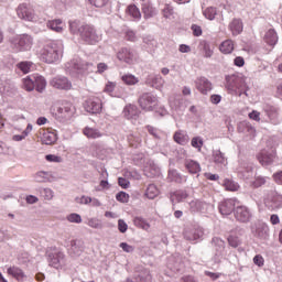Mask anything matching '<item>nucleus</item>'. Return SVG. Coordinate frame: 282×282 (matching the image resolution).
Instances as JSON below:
<instances>
[{
	"mask_svg": "<svg viewBox=\"0 0 282 282\" xmlns=\"http://www.w3.org/2000/svg\"><path fill=\"white\" fill-rule=\"evenodd\" d=\"M69 32L75 36H79L80 41L87 43L88 45H95L100 41L98 33H96V28L91 24H87L80 21H70L69 22Z\"/></svg>",
	"mask_w": 282,
	"mask_h": 282,
	"instance_id": "nucleus-1",
	"label": "nucleus"
},
{
	"mask_svg": "<svg viewBox=\"0 0 282 282\" xmlns=\"http://www.w3.org/2000/svg\"><path fill=\"white\" fill-rule=\"evenodd\" d=\"M41 56L44 63H58L63 58V42H50L43 47Z\"/></svg>",
	"mask_w": 282,
	"mask_h": 282,
	"instance_id": "nucleus-2",
	"label": "nucleus"
},
{
	"mask_svg": "<svg viewBox=\"0 0 282 282\" xmlns=\"http://www.w3.org/2000/svg\"><path fill=\"white\" fill-rule=\"evenodd\" d=\"M9 45L14 54H19V52H30L32 45H34V39L30 34L14 35L9 39Z\"/></svg>",
	"mask_w": 282,
	"mask_h": 282,
	"instance_id": "nucleus-3",
	"label": "nucleus"
},
{
	"mask_svg": "<svg viewBox=\"0 0 282 282\" xmlns=\"http://www.w3.org/2000/svg\"><path fill=\"white\" fill-rule=\"evenodd\" d=\"M138 102L143 111H153V109L158 107V95H153V93H143L139 96Z\"/></svg>",
	"mask_w": 282,
	"mask_h": 282,
	"instance_id": "nucleus-4",
	"label": "nucleus"
},
{
	"mask_svg": "<svg viewBox=\"0 0 282 282\" xmlns=\"http://www.w3.org/2000/svg\"><path fill=\"white\" fill-rule=\"evenodd\" d=\"M91 67H94V64L83 62L78 58H74L66 64V69L69 74H85V72H89Z\"/></svg>",
	"mask_w": 282,
	"mask_h": 282,
	"instance_id": "nucleus-5",
	"label": "nucleus"
},
{
	"mask_svg": "<svg viewBox=\"0 0 282 282\" xmlns=\"http://www.w3.org/2000/svg\"><path fill=\"white\" fill-rule=\"evenodd\" d=\"M226 87L229 91L243 90L246 89V77L241 74L226 76Z\"/></svg>",
	"mask_w": 282,
	"mask_h": 282,
	"instance_id": "nucleus-6",
	"label": "nucleus"
},
{
	"mask_svg": "<svg viewBox=\"0 0 282 282\" xmlns=\"http://www.w3.org/2000/svg\"><path fill=\"white\" fill-rule=\"evenodd\" d=\"M212 246L214 248V262L221 263V259L226 254V241L219 237H214L212 238Z\"/></svg>",
	"mask_w": 282,
	"mask_h": 282,
	"instance_id": "nucleus-7",
	"label": "nucleus"
},
{
	"mask_svg": "<svg viewBox=\"0 0 282 282\" xmlns=\"http://www.w3.org/2000/svg\"><path fill=\"white\" fill-rule=\"evenodd\" d=\"M264 206L268 210H279L282 206V195L276 191L268 192L264 197Z\"/></svg>",
	"mask_w": 282,
	"mask_h": 282,
	"instance_id": "nucleus-8",
	"label": "nucleus"
},
{
	"mask_svg": "<svg viewBox=\"0 0 282 282\" xmlns=\"http://www.w3.org/2000/svg\"><path fill=\"white\" fill-rule=\"evenodd\" d=\"M17 14L22 21H36L37 17L34 9L26 3L19 4L17 8Z\"/></svg>",
	"mask_w": 282,
	"mask_h": 282,
	"instance_id": "nucleus-9",
	"label": "nucleus"
},
{
	"mask_svg": "<svg viewBox=\"0 0 282 282\" xmlns=\"http://www.w3.org/2000/svg\"><path fill=\"white\" fill-rule=\"evenodd\" d=\"M50 85L51 87H54V89H59L62 91H69V89H72V82L63 75L53 77L50 80Z\"/></svg>",
	"mask_w": 282,
	"mask_h": 282,
	"instance_id": "nucleus-10",
	"label": "nucleus"
},
{
	"mask_svg": "<svg viewBox=\"0 0 282 282\" xmlns=\"http://www.w3.org/2000/svg\"><path fill=\"white\" fill-rule=\"evenodd\" d=\"M47 262L51 268L58 270L61 265L65 263V253L61 251H47L46 252Z\"/></svg>",
	"mask_w": 282,
	"mask_h": 282,
	"instance_id": "nucleus-11",
	"label": "nucleus"
},
{
	"mask_svg": "<svg viewBox=\"0 0 282 282\" xmlns=\"http://www.w3.org/2000/svg\"><path fill=\"white\" fill-rule=\"evenodd\" d=\"M258 161L262 166H270L271 164H274L276 162V151L270 150L265 151L263 150L257 155Z\"/></svg>",
	"mask_w": 282,
	"mask_h": 282,
	"instance_id": "nucleus-12",
	"label": "nucleus"
},
{
	"mask_svg": "<svg viewBox=\"0 0 282 282\" xmlns=\"http://www.w3.org/2000/svg\"><path fill=\"white\" fill-rule=\"evenodd\" d=\"M236 206H237V198H228V199L223 200L218 205V210H219L220 215L228 216V215H232V213H235Z\"/></svg>",
	"mask_w": 282,
	"mask_h": 282,
	"instance_id": "nucleus-13",
	"label": "nucleus"
},
{
	"mask_svg": "<svg viewBox=\"0 0 282 282\" xmlns=\"http://www.w3.org/2000/svg\"><path fill=\"white\" fill-rule=\"evenodd\" d=\"M84 108L88 113H100L102 111V100L98 97L89 98L85 101Z\"/></svg>",
	"mask_w": 282,
	"mask_h": 282,
	"instance_id": "nucleus-14",
	"label": "nucleus"
},
{
	"mask_svg": "<svg viewBox=\"0 0 282 282\" xmlns=\"http://www.w3.org/2000/svg\"><path fill=\"white\" fill-rule=\"evenodd\" d=\"M234 215L237 219V221H240V224H248L252 217V213H250V209L247 206H237L234 210Z\"/></svg>",
	"mask_w": 282,
	"mask_h": 282,
	"instance_id": "nucleus-15",
	"label": "nucleus"
},
{
	"mask_svg": "<svg viewBox=\"0 0 282 282\" xmlns=\"http://www.w3.org/2000/svg\"><path fill=\"white\" fill-rule=\"evenodd\" d=\"M117 58L118 61H122L128 65H133V63H135V51L128 47H123L117 53Z\"/></svg>",
	"mask_w": 282,
	"mask_h": 282,
	"instance_id": "nucleus-16",
	"label": "nucleus"
},
{
	"mask_svg": "<svg viewBox=\"0 0 282 282\" xmlns=\"http://www.w3.org/2000/svg\"><path fill=\"white\" fill-rule=\"evenodd\" d=\"M74 113H76V108L72 102H64L57 108L58 118H63V120H69Z\"/></svg>",
	"mask_w": 282,
	"mask_h": 282,
	"instance_id": "nucleus-17",
	"label": "nucleus"
},
{
	"mask_svg": "<svg viewBox=\"0 0 282 282\" xmlns=\"http://www.w3.org/2000/svg\"><path fill=\"white\" fill-rule=\"evenodd\" d=\"M237 171L242 180H250L253 175L252 171H254V166L251 162L242 161L240 162Z\"/></svg>",
	"mask_w": 282,
	"mask_h": 282,
	"instance_id": "nucleus-18",
	"label": "nucleus"
},
{
	"mask_svg": "<svg viewBox=\"0 0 282 282\" xmlns=\"http://www.w3.org/2000/svg\"><path fill=\"white\" fill-rule=\"evenodd\" d=\"M196 89L204 96L208 95V91H213V83L206 77H198L195 80Z\"/></svg>",
	"mask_w": 282,
	"mask_h": 282,
	"instance_id": "nucleus-19",
	"label": "nucleus"
},
{
	"mask_svg": "<svg viewBox=\"0 0 282 282\" xmlns=\"http://www.w3.org/2000/svg\"><path fill=\"white\" fill-rule=\"evenodd\" d=\"M7 274H9V276H12L13 279H15V281H18V282L28 281V274H25V271H23V269H21L18 265L9 267L7 269Z\"/></svg>",
	"mask_w": 282,
	"mask_h": 282,
	"instance_id": "nucleus-20",
	"label": "nucleus"
},
{
	"mask_svg": "<svg viewBox=\"0 0 282 282\" xmlns=\"http://www.w3.org/2000/svg\"><path fill=\"white\" fill-rule=\"evenodd\" d=\"M184 237L187 241H197L204 237V229L202 227L195 228L192 231H185Z\"/></svg>",
	"mask_w": 282,
	"mask_h": 282,
	"instance_id": "nucleus-21",
	"label": "nucleus"
},
{
	"mask_svg": "<svg viewBox=\"0 0 282 282\" xmlns=\"http://www.w3.org/2000/svg\"><path fill=\"white\" fill-rule=\"evenodd\" d=\"M229 30L232 33V36H239L243 32V22L241 19H234L229 23Z\"/></svg>",
	"mask_w": 282,
	"mask_h": 282,
	"instance_id": "nucleus-22",
	"label": "nucleus"
},
{
	"mask_svg": "<svg viewBox=\"0 0 282 282\" xmlns=\"http://www.w3.org/2000/svg\"><path fill=\"white\" fill-rule=\"evenodd\" d=\"M185 169L191 173L192 175H197L199 171H202V166L199 165V162L195 160L187 159L184 162Z\"/></svg>",
	"mask_w": 282,
	"mask_h": 282,
	"instance_id": "nucleus-23",
	"label": "nucleus"
},
{
	"mask_svg": "<svg viewBox=\"0 0 282 282\" xmlns=\"http://www.w3.org/2000/svg\"><path fill=\"white\" fill-rule=\"evenodd\" d=\"M187 197H188V193H186V191H182V189L172 192L170 194V199L173 205L184 202V199H186Z\"/></svg>",
	"mask_w": 282,
	"mask_h": 282,
	"instance_id": "nucleus-24",
	"label": "nucleus"
},
{
	"mask_svg": "<svg viewBox=\"0 0 282 282\" xmlns=\"http://www.w3.org/2000/svg\"><path fill=\"white\" fill-rule=\"evenodd\" d=\"M173 140L174 142H176V144H181L182 147H184L185 144H188V140L191 139L186 131L177 130L173 135Z\"/></svg>",
	"mask_w": 282,
	"mask_h": 282,
	"instance_id": "nucleus-25",
	"label": "nucleus"
},
{
	"mask_svg": "<svg viewBox=\"0 0 282 282\" xmlns=\"http://www.w3.org/2000/svg\"><path fill=\"white\" fill-rule=\"evenodd\" d=\"M213 160L218 166H226L228 164V158H226V154L221 150L213 151Z\"/></svg>",
	"mask_w": 282,
	"mask_h": 282,
	"instance_id": "nucleus-26",
	"label": "nucleus"
},
{
	"mask_svg": "<svg viewBox=\"0 0 282 282\" xmlns=\"http://www.w3.org/2000/svg\"><path fill=\"white\" fill-rule=\"evenodd\" d=\"M142 12L144 19H153V17L158 15V9H155L151 3L145 2L142 6Z\"/></svg>",
	"mask_w": 282,
	"mask_h": 282,
	"instance_id": "nucleus-27",
	"label": "nucleus"
},
{
	"mask_svg": "<svg viewBox=\"0 0 282 282\" xmlns=\"http://www.w3.org/2000/svg\"><path fill=\"white\" fill-rule=\"evenodd\" d=\"M264 41L268 43V45H276L279 42V35H276V31H274V29H270L264 35Z\"/></svg>",
	"mask_w": 282,
	"mask_h": 282,
	"instance_id": "nucleus-28",
	"label": "nucleus"
},
{
	"mask_svg": "<svg viewBox=\"0 0 282 282\" xmlns=\"http://www.w3.org/2000/svg\"><path fill=\"white\" fill-rule=\"evenodd\" d=\"M34 84L36 91H39L40 94H43V91H45V87H47V82L45 80V77L41 75L34 76Z\"/></svg>",
	"mask_w": 282,
	"mask_h": 282,
	"instance_id": "nucleus-29",
	"label": "nucleus"
},
{
	"mask_svg": "<svg viewBox=\"0 0 282 282\" xmlns=\"http://www.w3.org/2000/svg\"><path fill=\"white\" fill-rule=\"evenodd\" d=\"M263 111L268 118H270V120H275V118L279 116V109L270 104H265L263 106Z\"/></svg>",
	"mask_w": 282,
	"mask_h": 282,
	"instance_id": "nucleus-30",
	"label": "nucleus"
},
{
	"mask_svg": "<svg viewBox=\"0 0 282 282\" xmlns=\"http://www.w3.org/2000/svg\"><path fill=\"white\" fill-rule=\"evenodd\" d=\"M219 50L223 54H232V51L235 50V43L232 40H226L220 44Z\"/></svg>",
	"mask_w": 282,
	"mask_h": 282,
	"instance_id": "nucleus-31",
	"label": "nucleus"
},
{
	"mask_svg": "<svg viewBox=\"0 0 282 282\" xmlns=\"http://www.w3.org/2000/svg\"><path fill=\"white\" fill-rule=\"evenodd\" d=\"M63 21L61 19H56V20H50L46 23V26L50 28V30H53V32H57L61 33L63 32Z\"/></svg>",
	"mask_w": 282,
	"mask_h": 282,
	"instance_id": "nucleus-32",
	"label": "nucleus"
},
{
	"mask_svg": "<svg viewBox=\"0 0 282 282\" xmlns=\"http://www.w3.org/2000/svg\"><path fill=\"white\" fill-rule=\"evenodd\" d=\"M127 14L132 17V19H135L137 21H140L142 19V13L140 12V9L135 7V4H130L127 8Z\"/></svg>",
	"mask_w": 282,
	"mask_h": 282,
	"instance_id": "nucleus-33",
	"label": "nucleus"
},
{
	"mask_svg": "<svg viewBox=\"0 0 282 282\" xmlns=\"http://www.w3.org/2000/svg\"><path fill=\"white\" fill-rule=\"evenodd\" d=\"M158 195H160L158 186H155V184H150L145 191V197H148V199H155Z\"/></svg>",
	"mask_w": 282,
	"mask_h": 282,
	"instance_id": "nucleus-34",
	"label": "nucleus"
},
{
	"mask_svg": "<svg viewBox=\"0 0 282 282\" xmlns=\"http://www.w3.org/2000/svg\"><path fill=\"white\" fill-rule=\"evenodd\" d=\"M57 138H56V133L54 132H44L42 135V144H54V142H56Z\"/></svg>",
	"mask_w": 282,
	"mask_h": 282,
	"instance_id": "nucleus-35",
	"label": "nucleus"
},
{
	"mask_svg": "<svg viewBox=\"0 0 282 282\" xmlns=\"http://www.w3.org/2000/svg\"><path fill=\"white\" fill-rule=\"evenodd\" d=\"M34 76H29L22 79V88L25 89V91H34Z\"/></svg>",
	"mask_w": 282,
	"mask_h": 282,
	"instance_id": "nucleus-36",
	"label": "nucleus"
},
{
	"mask_svg": "<svg viewBox=\"0 0 282 282\" xmlns=\"http://www.w3.org/2000/svg\"><path fill=\"white\" fill-rule=\"evenodd\" d=\"M84 135H87L88 138H91L93 140H96V138H102L100 130L95 129V128H89V127H86L84 129Z\"/></svg>",
	"mask_w": 282,
	"mask_h": 282,
	"instance_id": "nucleus-37",
	"label": "nucleus"
},
{
	"mask_svg": "<svg viewBox=\"0 0 282 282\" xmlns=\"http://www.w3.org/2000/svg\"><path fill=\"white\" fill-rule=\"evenodd\" d=\"M32 62H20L15 65V69L22 72V74H30L32 69Z\"/></svg>",
	"mask_w": 282,
	"mask_h": 282,
	"instance_id": "nucleus-38",
	"label": "nucleus"
},
{
	"mask_svg": "<svg viewBox=\"0 0 282 282\" xmlns=\"http://www.w3.org/2000/svg\"><path fill=\"white\" fill-rule=\"evenodd\" d=\"M121 80L122 83H124V85H129V86L138 85L140 83V79L132 74H126L121 76Z\"/></svg>",
	"mask_w": 282,
	"mask_h": 282,
	"instance_id": "nucleus-39",
	"label": "nucleus"
},
{
	"mask_svg": "<svg viewBox=\"0 0 282 282\" xmlns=\"http://www.w3.org/2000/svg\"><path fill=\"white\" fill-rule=\"evenodd\" d=\"M70 252L73 254H80L83 252V241L82 240H72L70 241Z\"/></svg>",
	"mask_w": 282,
	"mask_h": 282,
	"instance_id": "nucleus-40",
	"label": "nucleus"
},
{
	"mask_svg": "<svg viewBox=\"0 0 282 282\" xmlns=\"http://www.w3.org/2000/svg\"><path fill=\"white\" fill-rule=\"evenodd\" d=\"M135 282H151V273L149 270H143L135 275Z\"/></svg>",
	"mask_w": 282,
	"mask_h": 282,
	"instance_id": "nucleus-41",
	"label": "nucleus"
},
{
	"mask_svg": "<svg viewBox=\"0 0 282 282\" xmlns=\"http://www.w3.org/2000/svg\"><path fill=\"white\" fill-rule=\"evenodd\" d=\"M123 113L126 116V118H128V120H130V118H135V116H138V108L135 106H127L123 110Z\"/></svg>",
	"mask_w": 282,
	"mask_h": 282,
	"instance_id": "nucleus-42",
	"label": "nucleus"
},
{
	"mask_svg": "<svg viewBox=\"0 0 282 282\" xmlns=\"http://www.w3.org/2000/svg\"><path fill=\"white\" fill-rule=\"evenodd\" d=\"M133 224L137 228H142L143 230H149V228H151V225H149L142 217H134Z\"/></svg>",
	"mask_w": 282,
	"mask_h": 282,
	"instance_id": "nucleus-43",
	"label": "nucleus"
},
{
	"mask_svg": "<svg viewBox=\"0 0 282 282\" xmlns=\"http://www.w3.org/2000/svg\"><path fill=\"white\" fill-rule=\"evenodd\" d=\"M34 180L39 183L50 182V172L40 171L34 175Z\"/></svg>",
	"mask_w": 282,
	"mask_h": 282,
	"instance_id": "nucleus-44",
	"label": "nucleus"
},
{
	"mask_svg": "<svg viewBox=\"0 0 282 282\" xmlns=\"http://www.w3.org/2000/svg\"><path fill=\"white\" fill-rule=\"evenodd\" d=\"M268 232H270L268 226H260L256 229V237L259 239H268Z\"/></svg>",
	"mask_w": 282,
	"mask_h": 282,
	"instance_id": "nucleus-45",
	"label": "nucleus"
},
{
	"mask_svg": "<svg viewBox=\"0 0 282 282\" xmlns=\"http://www.w3.org/2000/svg\"><path fill=\"white\" fill-rule=\"evenodd\" d=\"M224 187L226 188V191H231V192L239 191V184L229 178L225 180Z\"/></svg>",
	"mask_w": 282,
	"mask_h": 282,
	"instance_id": "nucleus-46",
	"label": "nucleus"
},
{
	"mask_svg": "<svg viewBox=\"0 0 282 282\" xmlns=\"http://www.w3.org/2000/svg\"><path fill=\"white\" fill-rule=\"evenodd\" d=\"M199 47L204 51L205 58H210L213 56V50H210V44H208L207 41H200Z\"/></svg>",
	"mask_w": 282,
	"mask_h": 282,
	"instance_id": "nucleus-47",
	"label": "nucleus"
},
{
	"mask_svg": "<svg viewBox=\"0 0 282 282\" xmlns=\"http://www.w3.org/2000/svg\"><path fill=\"white\" fill-rule=\"evenodd\" d=\"M169 180L176 184H182V174L178 173L177 170H172L169 172Z\"/></svg>",
	"mask_w": 282,
	"mask_h": 282,
	"instance_id": "nucleus-48",
	"label": "nucleus"
},
{
	"mask_svg": "<svg viewBox=\"0 0 282 282\" xmlns=\"http://www.w3.org/2000/svg\"><path fill=\"white\" fill-rule=\"evenodd\" d=\"M204 17L209 21H214L215 17H217V9L209 7L204 11Z\"/></svg>",
	"mask_w": 282,
	"mask_h": 282,
	"instance_id": "nucleus-49",
	"label": "nucleus"
},
{
	"mask_svg": "<svg viewBox=\"0 0 282 282\" xmlns=\"http://www.w3.org/2000/svg\"><path fill=\"white\" fill-rule=\"evenodd\" d=\"M162 85H164V79H162V76H155L152 78L151 87L154 89H162Z\"/></svg>",
	"mask_w": 282,
	"mask_h": 282,
	"instance_id": "nucleus-50",
	"label": "nucleus"
},
{
	"mask_svg": "<svg viewBox=\"0 0 282 282\" xmlns=\"http://www.w3.org/2000/svg\"><path fill=\"white\" fill-rule=\"evenodd\" d=\"M227 241L231 248H239V246H241V239L237 236H229Z\"/></svg>",
	"mask_w": 282,
	"mask_h": 282,
	"instance_id": "nucleus-51",
	"label": "nucleus"
},
{
	"mask_svg": "<svg viewBox=\"0 0 282 282\" xmlns=\"http://www.w3.org/2000/svg\"><path fill=\"white\" fill-rule=\"evenodd\" d=\"M194 149L202 151V147H204V140L200 137H194L191 142Z\"/></svg>",
	"mask_w": 282,
	"mask_h": 282,
	"instance_id": "nucleus-52",
	"label": "nucleus"
},
{
	"mask_svg": "<svg viewBox=\"0 0 282 282\" xmlns=\"http://www.w3.org/2000/svg\"><path fill=\"white\" fill-rule=\"evenodd\" d=\"M87 225H88L90 228H96V229L102 228V223H101L100 219H98V218H90V219H88Z\"/></svg>",
	"mask_w": 282,
	"mask_h": 282,
	"instance_id": "nucleus-53",
	"label": "nucleus"
},
{
	"mask_svg": "<svg viewBox=\"0 0 282 282\" xmlns=\"http://www.w3.org/2000/svg\"><path fill=\"white\" fill-rule=\"evenodd\" d=\"M143 43L149 47V50H153V47L158 46V42L151 36L143 37Z\"/></svg>",
	"mask_w": 282,
	"mask_h": 282,
	"instance_id": "nucleus-54",
	"label": "nucleus"
},
{
	"mask_svg": "<svg viewBox=\"0 0 282 282\" xmlns=\"http://www.w3.org/2000/svg\"><path fill=\"white\" fill-rule=\"evenodd\" d=\"M67 220L70 223V224H83V218L80 217L79 214H69L67 216Z\"/></svg>",
	"mask_w": 282,
	"mask_h": 282,
	"instance_id": "nucleus-55",
	"label": "nucleus"
},
{
	"mask_svg": "<svg viewBox=\"0 0 282 282\" xmlns=\"http://www.w3.org/2000/svg\"><path fill=\"white\" fill-rule=\"evenodd\" d=\"M40 193L41 196L48 202L54 197V192L52 191V188H43Z\"/></svg>",
	"mask_w": 282,
	"mask_h": 282,
	"instance_id": "nucleus-56",
	"label": "nucleus"
},
{
	"mask_svg": "<svg viewBox=\"0 0 282 282\" xmlns=\"http://www.w3.org/2000/svg\"><path fill=\"white\" fill-rule=\"evenodd\" d=\"M116 199L117 202H121V204H127L129 202V194H127L126 192H119L116 195Z\"/></svg>",
	"mask_w": 282,
	"mask_h": 282,
	"instance_id": "nucleus-57",
	"label": "nucleus"
},
{
	"mask_svg": "<svg viewBox=\"0 0 282 282\" xmlns=\"http://www.w3.org/2000/svg\"><path fill=\"white\" fill-rule=\"evenodd\" d=\"M148 132L150 133V135H153V138H155L156 140H160V130H158V128L152 127V126H147Z\"/></svg>",
	"mask_w": 282,
	"mask_h": 282,
	"instance_id": "nucleus-58",
	"label": "nucleus"
},
{
	"mask_svg": "<svg viewBox=\"0 0 282 282\" xmlns=\"http://www.w3.org/2000/svg\"><path fill=\"white\" fill-rule=\"evenodd\" d=\"M91 6H95V8H105L107 3H109V0H88Z\"/></svg>",
	"mask_w": 282,
	"mask_h": 282,
	"instance_id": "nucleus-59",
	"label": "nucleus"
},
{
	"mask_svg": "<svg viewBox=\"0 0 282 282\" xmlns=\"http://www.w3.org/2000/svg\"><path fill=\"white\" fill-rule=\"evenodd\" d=\"M163 17L165 19H171V17H173V7H171L170 4H165V7L163 8Z\"/></svg>",
	"mask_w": 282,
	"mask_h": 282,
	"instance_id": "nucleus-60",
	"label": "nucleus"
},
{
	"mask_svg": "<svg viewBox=\"0 0 282 282\" xmlns=\"http://www.w3.org/2000/svg\"><path fill=\"white\" fill-rule=\"evenodd\" d=\"M118 230L119 232H127V230H129V225H127V223L122 219L118 220Z\"/></svg>",
	"mask_w": 282,
	"mask_h": 282,
	"instance_id": "nucleus-61",
	"label": "nucleus"
},
{
	"mask_svg": "<svg viewBox=\"0 0 282 282\" xmlns=\"http://www.w3.org/2000/svg\"><path fill=\"white\" fill-rule=\"evenodd\" d=\"M116 89V83L113 82H108L104 88V91L106 94H113V90Z\"/></svg>",
	"mask_w": 282,
	"mask_h": 282,
	"instance_id": "nucleus-62",
	"label": "nucleus"
},
{
	"mask_svg": "<svg viewBox=\"0 0 282 282\" xmlns=\"http://www.w3.org/2000/svg\"><path fill=\"white\" fill-rule=\"evenodd\" d=\"M75 202H76L77 204H85V205L91 204V197H89V196L76 197V198H75Z\"/></svg>",
	"mask_w": 282,
	"mask_h": 282,
	"instance_id": "nucleus-63",
	"label": "nucleus"
},
{
	"mask_svg": "<svg viewBox=\"0 0 282 282\" xmlns=\"http://www.w3.org/2000/svg\"><path fill=\"white\" fill-rule=\"evenodd\" d=\"M45 160H46L47 162H56V163L63 162V158L57 156V155H54V154H47V155L45 156Z\"/></svg>",
	"mask_w": 282,
	"mask_h": 282,
	"instance_id": "nucleus-64",
	"label": "nucleus"
}]
</instances>
